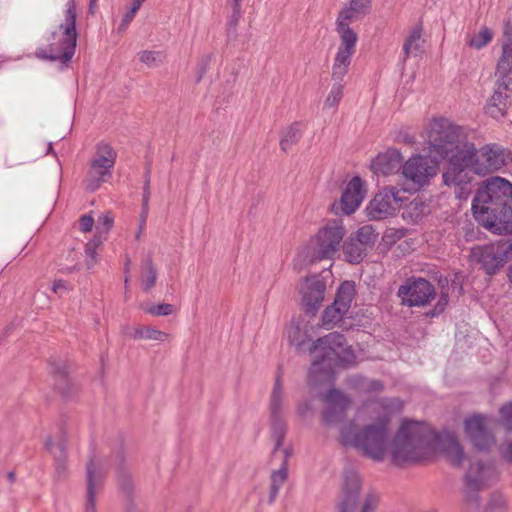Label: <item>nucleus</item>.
<instances>
[{
    "label": "nucleus",
    "mask_w": 512,
    "mask_h": 512,
    "mask_svg": "<svg viewBox=\"0 0 512 512\" xmlns=\"http://www.w3.org/2000/svg\"><path fill=\"white\" fill-rule=\"evenodd\" d=\"M102 243V240L99 236H95L92 240H90L85 245V253L88 257L91 258L92 263H87L88 268H90L96 259V249Z\"/></svg>",
    "instance_id": "45"
},
{
    "label": "nucleus",
    "mask_w": 512,
    "mask_h": 512,
    "mask_svg": "<svg viewBox=\"0 0 512 512\" xmlns=\"http://www.w3.org/2000/svg\"><path fill=\"white\" fill-rule=\"evenodd\" d=\"M370 388L373 389V390L380 391V390L383 389V384H382L381 381H372L371 385H370Z\"/></svg>",
    "instance_id": "60"
},
{
    "label": "nucleus",
    "mask_w": 512,
    "mask_h": 512,
    "mask_svg": "<svg viewBox=\"0 0 512 512\" xmlns=\"http://www.w3.org/2000/svg\"><path fill=\"white\" fill-rule=\"evenodd\" d=\"M242 16L241 8H232V13L227 22V37L235 39L237 37V26Z\"/></svg>",
    "instance_id": "41"
},
{
    "label": "nucleus",
    "mask_w": 512,
    "mask_h": 512,
    "mask_svg": "<svg viewBox=\"0 0 512 512\" xmlns=\"http://www.w3.org/2000/svg\"><path fill=\"white\" fill-rule=\"evenodd\" d=\"M335 81L337 83L332 86L324 102V106L327 108L337 107L343 97V86L340 84L341 81Z\"/></svg>",
    "instance_id": "40"
},
{
    "label": "nucleus",
    "mask_w": 512,
    "mask_h": 512,
    "mask_svg": "<svg viewBox=\"0 0 512 512\" xmlns=\"http://www.w3.org/2000/svg\"><path fill=\"white\" fill-rule=\"evenodd\" d=\"M106 175H96L94 174L87 180V189L90 191H95L98 189L102 182L105 181Z\"/></svg>",
    "instance_id": "51"
},
{
    "label": "nucleus",
    "mask_w": 512,
    "mask_h": 512,
    "mask_svg": "<svg viewBox=\"0 0 512 512\" xmlns=\"http://www.w3.org/2000/svg\"><path fill=\"white\" fill-rule=\"evenodd\" d=\"M345 309L336 306L333 302L330 306L326 307L322 314V325L326 328H332L336 323L340 322L343 316L347 313Z\"/></svg>",
    "instance_id": "35"
},
{
    "label": "nucleus",
    "mask_w": 512,
    "mask_h": 512,
    "mask_svg": "<svg viewBox=\"0 0 512 512\" xmlns=\"http://www.w3.org/2000/svg\"><path fill=\"white\" fill-rule=\"evenodd\" d=\"M270 423L271 435L275 440L272 455H275L282 446L287 432V425L283 418V389L282 373L280 370L277 373L270 397Z\"/></svg>",
    "instance_id": "10"
},
{
    "label": "nucleus",
    "mask_w": 512,
    "mask_h": 512,
    "mask_svg": "<svg viewBox=\"0 0 512 512\" xmlns=\"http://www.w3.org/2000/svg\"><path fill=\"white\" fill-rule=\"evenodd\" d=\"M495 75L512 76V46L502 44V54L497 62Z\"/></svg>",
    "instance_id": "34"
},
{
    "label": "nucleus",
    "mask_w": 512,
    "mask_h": 512,
    "mask_svg": "<svg viewBox=\"0 0 512 512\" xmlns=\"http://www.w3.org/2000/svg\"><path fill=\"white\" fill-rule=\"evenodd\" d=\"M421 35V26L411 31L410 35L407 37L403 45L404 59H407L411 55L417 56L421 52V43L423 42L421 39Z\"/></svg>",
    "instance_id": "33"
},
{
    "label": "nucleus",
    "mask_w": 512,
    "mask_h": 512,
    "mask_svg": "<svg viewBox=\"0 0 512 512\" xmlns=\"http://www.w3.org/2000/svg\"><path fill=\"white\" fill-rule=\"evenodd\" d=\"M502 455L506 460L512 462V442L509 443L506 448L502 449Z\"/></svg>",
    "instance_id": "57"
},
{
    "label": "nucleus",
    "mask_w": 512,
    "mask_h": 512,
    "mask_svg": "<svg viewBox=\"0 0 512 512\" xmlns=\"http://www.w3.org/2000/svg\"><path fill=\"white\" fill-rule=\"evenodd\" d=\"M402 174L416 188H420L436 174V167L431 165V161L427 157L417 155L411 157L403 165Z\"/></svg>",
    "instance_id": "17"
},
{
    "label": "nucleus",
    "mask_w": 512,
    "mask_h": 512,
    "mask_svg": "<svg viewBox=\"0 0 512 512\" xmlns=\"http://www.w3.org/2000/svg\"><path fill=\"white\" fill-rule=\"evenodd\" d=\"M355 295V284L352 281L343 282L336 293L334 303L348 311Z\"/></svg>",
    "instance_id": "30"
},
{
    "label": "nucleus",
    "mask_w": 512,
    "mask_h": 512,
    "mask_svg": "<svg viewBox=\"0 0 512 512\" xmlns=\"http://www.w3.org/2000/svg\"><path fill=\"white\" fill-rule=\"evenodd\" d=\"M112 461L116 465V478L119 489L130 498L134 492V481L126 464L124 452L118 450L113 453Z\"/></svg>",
    "instance_id": "25"
},
{
    "label": "nucleus",
    "mask_w": 512,
    "mask_h": 512,
    "mask_svg": "<svg viewBox=\"0 0 512 512\" xmlns=\"http://www.w3.org/2000/svg\"><path fill=\"white\" fill-rule=\"evenodd\" d=\"M282 452H283V455H284L282 463H286V468H288V459L291 456V449L285 448V449H283Z\"/></svg>",
    "instance_id": "58"
},
{
    "label": "nucleus",
    "mask_w": 512,
    "mask_h": 512,
    "mask_svg": "<svg viewBox=\"0 0 512 512\" xmlns=\"http://www.w3.org/2000/svg\"><path fill=\"white\" fill-rule=\"evenodd\" d=\"M434 286L424 278L411 277L398 289V296L402 303L408 307H422L435 298Z\"/></svg>",
    "instance_id": "11"
},
{
    "label": "nucleus",
    "mask_w": 512,
    "mask_h": 512,
    "mask_svg": "<svg viewBox=\"0 0 512 512\" xmlns=\"http://www.w3.org/2000/svg\"><path fill=\"white\" fill-rule=\"evenodd\" d=\"M500 416L503 426L507 430L512 431V402L501 407Z\"/></svg>",
    "instance_id": "46"
},
{
    "label": "nucleus",
    "mask_w": 512,
    "mask_h": 512,
    "mask_svg": "<svg viewBox=\"0 0 512 512\" xmlns=\"http://www.w3.org/2000/svg\"><path fill=\"white\" fill-rule=\"evenodd\" d=\"M116 152L107 143L100 142L96 148V154L91 163L92 173L96 175L111 176L110 170L114 167Z\"/></svg>",
    "instance_id": "23"
},
{
    "label": "nucleus",
    "mask_w": 512,
    "mask_h": 512,
    "mask_svg": "<svg viewBox=\"0 0 512 512\" xmlns=\"http://www.w3.org/2000/svg\"><path fill=\"white\" fill-rule=\"evenodd\" d=\"M326 408L322 413L323 422L332 425L342 422L351 406V399L337 389H330L325 397Z\"/></svg>",
    "instance_id": "19"
},
{
    "label": "nucleus",
    "mask_w": 512,
    "mask_h": 512,
    "mask_svg": "<svg viewBox=\"0 0 512 512\" xmlns=\"http://www.w3.org/2000/svg\"><path fill=\"white\" fill-rule=\"evenodd\" d=\"M95 454L89 456V461L86 466V482H87V495L85 503V512L96 511V490L102 485L104 476L96 471L95 467Z\"/></svg>",
    "instance_id": "22"
},
{
    "label": "nucleus",
    "mask_w": 512,
    "mask_h": 512,
    "mask_svg": "<svg viewBox=\"0 0 512 512\" xmlns=\"http://www.w3.org/2000/svg\"><path fill=\"white\" fill-rule=\"evenodd\" d=\"M509 254H512V243L499 241L473 247L470 252V261L480 265L486 274L494 275L504 266Z\"/></svg>",
    "instance_id": "9"
},
{
    "label": "nucleus",
    "mask_w": 512,
    "mask_h": 512,
    "mask_svg": "<svg viewBox=\"0 0 512 512\" xmlns=\"http://www.w3.org/2000/svg\"><path fill=\"white\" fill-rule=\"evenodd\" d=\"M467 436L479 451H488L495 443V438L490 431L487 418L482 415H474L467 418L464 423Z\"/></svg>",
    "instance_id": "15"
},
{
    "label": "nucleus",
    "mask_w": 512,
    "mask_h": 512,
    "mask_svg": "<svg viewBox=\"0 0 512 512\" xmlns=\"http://www.w3.org/2000/svg\"><path fill=\"white\" fill-rule=\"evenodd\" d=\"M343 251L346 259L351 264L360 263L366 256L368 249L358 244L352 236L344 243Z\"/></svg>",
    "instance_id": "29"
},
{
    "label": "nucleus",
    "mask_w": 512,
    "mask_h": 512,
    "mask_svg": "<svg viewBox=\"0 0 512 512\" xmlns=\"http://www.w3.org/2000/svg\"><path fill=\"white\" fill-rule=\"evenodd\" d=\"M64 22L59 25L62 37L58 38L56 32L51 34L52 42L48 49H39L36 55L40 59L60 61L67 64L75 54L78 33L76 30L77 6L74 0L67 2Z\"/></svg>",
    "instance_id": "5"
},
{
    "label": "nucleus",
    "mask_w": 512,
    "mask_h": 512,
    "mask_svg": "<svg viewBox=\"0 0 512 512\" xmlns=\"http://www.w3.org/2000/svg\"><path fill=\"white\" fill-rule=\"evenodd\" d=\"M212 58H213V54H211V53L203 55L200 58V60L197 64V68H196V82L197 83H199L203 79L205 74L207 73L210 63L212 61Z\"/></svg>",
    "instance_id": "43"
},
{
    "label": "nucleus",
    "mask_w": 512,
    "mask_h": 512,
    "mask_svg": "<svg viewBox=\"0 0 512 512\" xmlns=\"http://www.w3.org/2000/svg\"><path fill=\"white\" fill-rule=\"evenodd\" d=\"M344 235L345 229L341 221L328 222L299 254L301 261L310 265L323 259H332Z\"/></svg>",
    "instance_id": "8"
},
{
    "label": "nucleus",
    "mask_w": 512,
    "mask_h": 512,
    "mask_svg": "<svg viewBox=\"0 0 512 512\" xmlns=\"http://www.w3.org/2000/svg\"><path fill=\"white\" fill-rule=\"evenodd\" d=\"M326 292V284L318 276L304 278V284L300 288L302 295V307L307 315L315 316L322 306Z\"/></svg>",
    "instance_id": "14"
},
{
    "label": "nucleus",
    "mask_w": 512,
    "mask_h": 512,
    "mask_svg": "<svg viewBox=\"0 0 512 512\" xmlns=\"http://www.w3.org/2000/svg\"><path fill=\"white\" fill-rule=\"evenodd\" d=\"M288 478V468H286V463H282L278 470H274L270 476V491L268 503L272 504L276 500L280 488L284 485Z\"/></svg>",
    "instance_id": "28"
},
{
    "label": "nucleus",
    "mask_w": 512,
    "mask_h": 512,
    "mask_svg": "<svg viewBox=\"0 0 512 512\" xmlns=\"http://www.w3.org/2000/svg\"><path fill=\"white\" fill-rule=\"evenodd\" d=\"M113 223H114V217L111 212H106V213L102 214L98 218V226H97L98 233L107 234L108 231L112 228Z\"/></svg>",
    "instance_id": "44"
},
{
    "label": "nucleus",
    "mask_w": 512,
    "mask_h": 512,
    "mask_svg": "<svg viewBox=\"0 0 512 512\" xmlns=\"http://www.w3.org/2000/svg\"><path fill=\"white\" fill-rule=\"evenodd\" d=\"M352 237L358 241L359 245L369 250L374 246L378 238V233L375 232L372 225H364L360 227Z\"/></svg>",
    "instance_id": "36"
},
{
    "label": "nucleus",
    "mask_w": 512,
    "mask_h": 512,
    "mask_svg": "<svg viewBox=\"0 0 512 512\" xmlns=\"http://www.w3.org/2000/svg\"><path fill=\"white\" fill-rule=\"evenodd\" d=\"M157 268L150 256L143 260L141 264V281L145 292H148L156 284Z\"/></svg>",
    "instance_id": "31"
},
{
    "label": "nucleus",
    "mask_w": 512,
    "mask_h": 512,
    "mask_svg": "<svg viewBox=\"0 0 512 512\" xmlns=\"http://www.w3.org/2000/svg\"><path fill=\"white\" fill-rule=\"evenodd\" d=\"M448 304V294L446 292H441L438 302L435 307L427 313L430 317H435L441 314Z\"/></svg>",
    "instance_id": "47"
},
{
    "label": "nucleus",
    "mask_w": 512,
    "mask_h": 512,
    "mask_svg": "<svg viewBox=\"0 0 512 512\" xmlns=\"http://www.w3.org/2000/svg\"><path fill=\"white\" fill-rule=\"evenodd\" d=\"M53 292L59 293L61 291L67 290L66 282L63 280L55 281L52 287Z\"/></svg>",
    "instance_id": "56"
},
{
    "label": "nucleus",
    "mask_w": 512,
    "mask_h": 512,
    "mask_svg": "<svg viewBox=\"0 0 512 512\" xmlns=\"http://www.w3.org/2000/svg\"><path fill=\"white\" fill-rule=\"evenodd\" d=\"M504 37L505 40L503 44H508L512 46V24L506 23L505 29H504Z\"/></svg>",
    "instance_id": "53"
},
{
    "label": "nucleus",
    "mask_w": 512,
    "mask_h": 512,
    "mask_svg": "<svg viewBox=\"0 0 512 512\" xmlns=\"http://www.w3.org/2000/svg\"><path fill=\"white\" fill-rule=\"evenodd\" d=\"M507 501L502 495H493L489 502L492 511H502L506 508Z\"/></svg>",
    "instance_id": "50"
},
{
    "label": "nucleus",
    "mask_w": 512,
    "mask_h": 512,
    "mask_svg": "<svg viewBox=\"0 0 512 512\" xmlns=\"http://www.w3.org/2000/svg\"><path fill=\"white\" fill-rule=\"evenodd\" d=\"M472 212L485 228L500 235L511 233L512 184L500 177L488 180L477 190Z\"/></svg>",
    "instance_id": "4"
},
{
    "label": "nucleus",
    "mask_w": 512,
    "mask_h": 512,
    "mask_svg": "<svg viewBox=\"0 0 512 512\" xmlns=\"http://www.w3.org/2000/svg\"><path fill=\"white\" fill-rule=\"evenodd\" d=\"M363 198V181L359 176H354L344 189L339 203H334L332 209L337 213L340 207L343 214L350 215L360 206Z\"/></svg>",
    "instance_id": "20"
},
{
    "label": "nucleus",
    "mask_w": 512,
    "mask_h": 512,
    "mask_svg": "<svg viewBox=\"0 0 512 512\" xmlns=\"http://www.w3.org/2000/svg\"><path fill=\"white\" fill-rule=\"evenodd\" d=\"M361 480L353 469H345L343 486L336 512H354L358 504Z\"/></svg>",
    "instance_id": "18"
},
{
    "label": "nucleus",
    "mask_w": 512,
    "mask_h": 512,
    "mask_svg": "<svg viewBox=\"0 0 512 512\" xmlns=\"http://www.w3.org/2000/svg\"><path fill=\"white\" fill-rule=\"evenodd\" d=\"M497 475L496 468L493 464H483L477 462L471 464L465 475V498L468 502L479 505L478 492L488 486L489 482Z\"/></svg>",
    "instance_id": "12"
},
{
    "label": "nucleus",
    "mask_w": 512,
    "mask_h": 512,
    "mask_svg": "<svg viewBox=\"0 0 512 512\" xmlns=\"http://www.w3.org/2000/svg\"><path fill=\"white\" fill-rule=\"evenodd\" d=\"M427 142L431 154L442 159L450 156L442 178L445 185L455 187L458 199L471 193V172L484 176L512 161L511 152L498 144L485 145L479 153L470 142L459 147V129L443 118L433 120Z\"/></svg>",
    "instance_id": "1"
},
{
    "label": "nucleus",
    "mask_w": 512,
    "mask_h": 512,
    "mask_svg": "<svg viewBox=\"0 0 512 512\" xmlns=\"http://www.w3.org/2000/svg\"><path fill=\"white\" fill-rule=\"evenodd\" d=\"M52 373L55 378V387L63 397H69L72 394L73 384L68 377V371L65 363H51Z\"/></svg>",
    "instance_id": "27"
},
{
    "label": "nucleus",
    "mask_w": 512,
    "mask_h": 512,
    "mask_svg": "<svg viewBox=\"0 0 512 512\" xmlns=\"http://www.w3.org/2000/svg\"><path fill=\"white\" fill-rule=\"evenodd\" d=\"M127 512H140L137 507L134 505V504H129V506L127 507Z\"/></svg>",
    "instance_id": "64"
},
{
    "label": "nucleus",
    "mask_w": 512,
    "mask_h": 512,
    "mask_svg": "<svg viewBox=\"0 0 512 512\" xmlns=\"http://www.w3.org/2000/svg\"><path fill=\"white\" fill-rule=\"evenodd\" d=\"M7 478L10 482H14L16 479V474L13 471L8 472Z\"/></svg>",
    "instance_id": "63"
},
{
    "label": "nucleus",
    "mask_w": 512,
    "mask_h": 512,
    "mask_svg": "<svg viewBox=\"0 0 512 512\" xmlns=\"http://www.w3.org/2000/svg\"><path fill=\"white\" fill-rule=\"evenodd\" d=\"M356 14L350 7L341 10L338 14L336 32L340 37V44L332 66L333 80L342 81L344 79L356 51L358 35L350 27V23L356 19Z\"/></svg>",
    "instance_id": "6"
},
{
    "label": "nucleus",
    "mask_w": 512,
    "mask_h": 512,
    "mask_svg": "<svg viewBox=\"0 0 512 512\" xmlns=\"http://www.w3.org/2000/svg\"><path fill=\"white\" fill-rule=\"evenodd\" d=\"M302 123L294 122L289 125L280 140V147L284 152L291 149L292 146L296 145L302 137Z\"/></svg>",
    "instance_id": "32"
},
{
    "label": "nucleus",
    "mask_w": 512,
    "mask_h": 512,
    "mask_svg": "<svg viewBox=\"0 0 512 512\" xmlns=\"http://www.w3.org/2000/svg\"><path fill=\"white\" fill-rule=\"evenodd\" d=\"M231 8H241L242 0H227Z\"/></svg>",
    "instance_id": "61"
},
{
    "label": "nucleus",
    "mask_w": 512,
    "mask_h": 512,
    "mask_svg": "<svg viewBox=\"0 0 512 512\" xmlns=\"http://www.w3.org/2000/svg\"><path fill=\"white\" fill-rule=\"evenodd\" d=\"M139 60L150 68L160 66L166 60V54L163 51L144 50L139 53Z\"/></svg>",
    "instance_id": "38"
},
{
    "label": "nucleus",
    "mask_w": 512,
    "mask_h": 512,
    "mask_svg": "<svg viewBox=\"0 0 512 512\" xmlns=\"http://www.w3.org/2000/svg\"><path fill=\"white\" fill-rule=\"evenodd\" d=\"M145 312L153 316H168L175 312V307L169 303H160L146 308Z\"/></svg>",
    "instance_id": "42"
},
{
    "label": "nucleus",
    "mask_w": 512,
    "mask_h": 512,
    "mask_svg": "<svg viewBox=\"0 0 512 512\" xmlns=\"http://www.w3.org/2000/svg\"><path fill=\"white\" fill-rule=\"evenodd\" d=\"M149 199H150V184L144 183L143 195H142V205L148 206Z\"/></svg>",
    "instance_id": "55"
},
{
    "label": "nucleus",
    "mask_w": 512,
    "mask_h": 512,
    "mask_svg": "<svg viewBox=\"0 0 512 512\" xmlns=\"http://www.w3.org/2000/svg\"><path fill=\"white\" fill-rule=\"evenodd\" d=\"M436 441L453 465L463 463L464 451L454 434H436L425 422L409 419L401 423L392 439L391 460L399 467L419 463L431 454Z\"/></svg>",
    "instance_id": "2"
},
{
    "label": "nucleus",
    "mask_w": 512,
    "mask_h": 512,
    "mask_svg": "<svg viewBox=\"0 0 512 512\" xmlns=\"http://www.w3.org/2000/svg\"><path fill=\"white\" fill-rule=\"evenodd\" d=\"M402 162V155L397 149H388L373 159L371 169L375 174L387 176L398 172L403 167Z\"/></svg>",
    "instance_id": "21"
},
{
    "label": "nucleus",
    "mask_w": 512,
    "mask_h": 512,
    "mask_svg": "<svg viewBox=\"0 0 512 512\" xmlns=\"http://www.w3.org/2000/svg\"><path fill=\"white\" fill-rule=\"evenodd\" d=\"M367 408L375 414L373 421L361 428L353 421L344 425L340 429V443L357 449L365 457L382 461L388 447L392 415L401 412L403 404L398 398H383L372 401Z\"/></svg>",
    "instance_id": "3"
},
{
    "label": "nucleus",
    "mask_w": 512,
    "mask_h": 512,
    "mask_svg": "<svg viewBox=\"0 0 512 512\" xmlns=\"http://www.w3.org/2000/svg\"><path fill=\"white\" fill-rule=\"evenodd\" d=\"M349 7L357 14H366L371 7V0H351Z\"/></svg>",
    "instance_id": "49"
},
{
    "label": "nucleus",
    "mask_w": 512,
    "mask_h": 512,
    "mask_svg": "<svg viewBox=\"0 0 512 512\" xmlns=\"http://www.w3.org/2000/svg\"><path fill=\"white\" fill-rule=\"evenodd\" d=\"M150 178H151V168L149 165L146 166L145 173H144V183L150 184Z\"/></svg>",
    "instance_id": "59"
},
{
    "label": "nucleus",
    "mask_w": 512,
    "mask_h": 512,
    "mask_svg": "<svg viewBox=\"0 0 512 512\" xmlns=\"http://www.w3.org/2000/svg\"><path fill=\"white\" fill-rule=\"evenodd\" d=\"M147 217H148V206L142 205L141 213H140V223H139L140 231H142L144 229L146 221H147Z\"/></svg>",
    "instance_id": "54"
},
{
    "label": "nucleus",
    "mask_w": 512,
    "mask_h": 512,
    "mask_svg": "<svg viewBox=\"0 0 512 512\" xmlns=\"http://www.w3.org/2000/svg\"><path fill=\"white\" fill-rule=\"evenodd\" d=\"M309 353L315 354V360L309 370V379L313 384H316L317 374L325 361L335 358L351 363L355 358L352 348L347 345L345 336L339 332H331L313 341L309 346Z\"/></svg>",
    "instance_id": "7"
},
{
    "label": "nucleus",
    "mask_w": 512,
    "mask_h": 512,
    "mask_svg": "<svg viewBox=\"0 0 512 512\" xmlns=\"http://www.w3.org/2000/svg\"><path fill=\"white\" fill-rule=\"evenodd\" d=\"M79 225L82 232H89L94 225V219L90 215H83L79 220Z\"/></svg>",
    "instance_id": "52"
},
{
    "label": "nucleus",
    "mask_w": 512,
    "mask_h": 512,
    "mask_svg": "<svg viewBox=\"0 0 512 512\" xmlns=\"http://www.w3.org/2000/svg\"><path fill=\"white\" fill-rule=\"evenodd\" d=\"M45 448L53 455L55 469L59 477L64 476L67 471V445L63 435L54 443L52 437L45 440Z\"/></svg>",
    "instance_id": "26"
},
{
    "label": "nucleus",
    "mask_w": 512,
    "mask_h": 512,
    "mask_svg": "<svg viewBox=\"0 0 512 512\" xmlns=\"http://www.w3.org/2000/svg\"><path fill=\"white\" fill-rule=\"evenodd\" d=\"M399 192L394 188H386L376 194L367 207L368 215L374 220H382L393 215L401 206Z\"/></svg>",
    "instance_id": "16"
},
{
    "label": "nucleus",
    "mask_w": 512,
    "mask_h": 512,
    "mask_svg": "<svg viewBox=\"0 0 512 512\" xmlns=\"http://www.w3.org/2000/svg\"><path fill=\"white\" fill-rule=\"evenodd\" d=\"M403 141L408 143V144H411V143L414 142V138H413V136H410L409 134H405L403 136Z\"/></svg>",
    "instance_id": "62"
},
{
    "label": "nucleus",
    "mask_w": 512,
    "mask_h": 512,
    "mask_svg": "<svg viewBox=\"0 0 512 512\" xmlns=\"http://www.w3.org/2000/svg\"><path fill=\"white\" fill-rule=\"evenodd\" d=\"M378 502L379 498L375 494L370 493L366 495L360 512H375Z\"/></svg>",
    "instance_id": "48"
},
{
    "label": "nucleus",
    "mask_w": 512,
    "mask_h": 512,
    "mask_svg": "<svg viewBox=\"0 0 512 512\" xmlns=\"http://www.w3.org/2000/svg\"><path fill=\"white\" fill-rule=\"evenodd\" d=\"M495 78L494 91L485 106V113L500 120L507 115L512 104V76L495 75Z\"/></svg>",
    "instance_id": "13"
},
{
    "label": "nucleus",
    "mask_w": 512,
    "mask_h": 512,
    "mask_svg": "<svg viewBox=\"0 0 512 512\" xmlns=\"http://www.w3.org/2000/svg\"><path fill=\"white\" fill-rule=\"evenodd\" d=\"M492 37V31L487 27H483L477 34L469 39L468 45L476 49H481L492 40Z\"/></svg>",
    "instance_id": "39"
},
{
    "label": "nucleus",
    "mask_w": 512,
    "mask_h": 512,
    "mask_svg": "<svg viewBox=\"0 0 512 512\" xmlns=\"http://www.w3.org/2000/svg\"><path fill=\"white\" fill-rule=\"evenodd\" d=\"M130 336L134 339H147L164 342L168 339L169 334L153 327H137Z\"/></svg>",
    "instance_id": "37"
},
{
    "label": "nucleus",
    "mask_w": 512,
    "mask_h": 512,
    "mask_svg": "<svg viewBox=\"0 0 512 512\" xmlns=\"http://www.w3.org/2000/svg\"><path fill=\"white\" fill-rule=\"evenodd\" d=\"M308 324L305 323L301 317L292 318L291 324L288 328V339L291 345H293L297 351L304 352L309 351L311 344V335L309 334Z\"/></svg>",
    "instance_id": "24"
}]
</instances>
